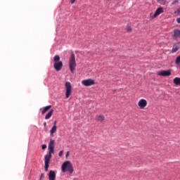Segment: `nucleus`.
Segmentation results:
<instances>
[{
    "instance_id": "aec40b11",
    "label": "nucleus",
    "mask_w": 180,
    "mask_h": 180,
    "mask_svg": "<svg viewBox=\"0 0 180 180\" xmlns=\"http://www.w3.org/2000/svg\"><path fill=\"white\" fill-rule=\"evenodd\" d=\"M53 60L55 61V63L59 62L60 61V56H58V55L55 56L53 58Z\"/></svg>"
},
{
    "instance_id": "6e6552de",
    "label": "nucleus",
    "mask_w": 180,
    "mask_h": 180,
    "mask_svg": "<svg viewBox=\"0 0 180 180\" xmlns=\"http://www.w3.org/2000/svg\"><path fill=\"white\" fill-rule=\"evenodd\" d=\"M160 77H169L171 75V70H160L158 72Z\"/></svg>"
},
{
    "instance_id": "1a4fd4ad",
    "label": "nucleus",
    "mask_w": 180,
    "mask_h": 180,
    "mask_svg": "<svg viewBox=\"0 0 180 180\" xmlns=\"http://www.w3.org/2000/svg\"><path fill=\"white\" fill-rule=\"evenodd\" d=\"M53 67L56 70V71H61V68H63V62H55L53 64Z\"/></svg>"
},
{
    "instance_id": "a878e982",
    "label": "nucleus",
    "mask_w": 180,
    "mask_h": 180,
    "mask_svg": "<svg viewBox=\"0 0 180 180\" xmlns=\"http://www.w3.org/2000/svg\"><path fill=\"white\" fill-rule=\"evenodd\" d=\"M43 178H44V174H41V177H40V179H43Z\"/></svg>"
},
{
    "instance_id": "423d86ee",
    "label": "nucleus",
    "mask_w": 180,
    "mask_h": 180,
    "mask_svg": "<svg viewBox=\"0 0 180 180\" xmlns=\"http://www.w3.org/2000/svg\"><path fill=\"white\" fill-rule=\"evenodd\" d=\"M82 84L84 86H92V85H95V80L92 79H87L82 81Z\"/></svg>"
},
{
    "instance_id": "b1692460",
    "label": "nucleus",
    "mask_w": 180,
    "mask_h": 180,
    "mask_svg": "<svg viewBox=\"0 0 180 180\" xmlns=\"http://www.w3.org/2000/svg\"><path fill=\"white\" fill-rule=\"evenodd\" d=\"M66 158H68V157H70V152H67L66 155H65Z\"/></svg>"
},
{
    "instance_id": "6ab92c4d",
    "label": "nucleus",
    "mask_w": 180,
    "mask_h": 180,
    "mask_svg": "<svg viewBox=\"0 0 180 180\" xmlns=\"http://www.w3.org/2000/svg\"><path fill=\"white\" fill-rule=\"evenodd\" d=\"M157 1L160 5H165V4H167V0H157Z\"/></svg>"
},
{
    "instance_id": "7c9ffc66",
    "label": "nucleus",
    "mask_w": 180,
    "mask_h": 180,
    "mask_svg": "<svg viewBox=\"0 0 180 180\" xmlns=\"http://www.w3.org/2000/svg\"><path fill=\"white\" fill-rule=\"evenodd\" d=\"M177 12H178V13H179V15H180V8H179V9L177 10Z\"/></svg>"
},
{
    "instance_id": "39448f33",
    "label": "nucleus",
    "mask_w": 180,
    "mask_h": 180,
    "mask_svg": "<svg viewBox=\"0 0 180 180\" xmlns=\"http://www.w3.org/2000/svg\"><path fill=\"white\" fill-rule=\"evenodd\" d=\"M161 13H164V8H162V7L158 8L155 11L154 14L151 13L150 18H151V19H155V18H157V16H160V15H161Z\"/></svg>"
},
{
    "instance_id": "f03ea898",
    "label": "nucleus",
    "mask_w": 180,
    "mask_h": 180,
    "mask_svg": "<svg viewBox=\"0 0 180 180\" xmlns=\"http://www.w3.org/2000/svg\"><path fill=\"white\" fill-rule=\"evenodd\" d=\"M76 68L77 62L75 61V54H74V53H72L69 59V68L72 74H74V71H75Z\"/></svg>"
},
{
    "instance_id": "9b49d317",
    "label": "nucleus",
    "mask_w": 180,
    "mask_h": 180,
    "mask_svg": "<svg viewBox=\"0 0 180 180\" xmlns=\"http://www.w3.org/2000/svg\"><path fill=\"white\" fill-rule=\"evenodd\" d=\"M96 122H100V123L105 122V115H96Z\"/></svg>"
},
{
    "instance_id": "393cba45",
    "label": "nucleus",
    "mask_w": 180,
    "mask_h": 180,
    "mask_svg": "<svg viewBox=\"0 0 180 180\" xmlns=\"http://www.w3.org/2000/svg\"><path fill=\"white\" fill-rule=\"evenodd\" d=\"M127 30V32H131V27H128Z\"/></svg>"
},
{
    "instance_id": "20e7f679",
    "label": "nucleus",
    "mask_w": 180,
    "mask_h": 180,
    "mask_svg": "<svg viewBox=\"0 0 180 180\" xmlns=\"http://www.w3.org/2000/svg\"><path fill=\"white\" fill-rule=\"evenodd\" d=\"M65 87L66 89L65 98L68 99V98L71 96V94H72V86H71V83L70 82H66L65 84Z\"/></svg>"
},
{
    "instance_id": "2eb2a0df",
    "label": "nucleus",
    "mask_w": 180,
    "mask_h": 180,
    "mask_svg": "<svg viewBox=\"0 0 180 180\" xmlns=\"http://www.w3.org/2000/svg\"><path fill=\"white\" fill-rule=\"evenodd\" d=\"M54 113V110H51L45 116V120H49L53 116V114Z\"/></svg>"
},
{
    "instance_id": "412c9836",
    "label": "nucleus",
    "mask_w": 180,
    "mask_h": 180,
    "mask_svg": "<svg viewBox=\"0 0 180 180\" xmlns=\"http://www.w3.org/2000/svg\"><path fill=\"white\" fill-rule=\"evenodd\" d=\"M179 1L178 0H174L172 3V5H176V4H178Z\"/></svg>"
},
{
    "instance_id": "f257e3e1",
    "label": "nucleus",
    "mask_w": 180,
    "mask_h": 180,
    "mask_svg": "<svg viewBox=\"0 0 180 180\" xmlns=\"http://www.w3.org/2000/svg\"><path fill=\"white\" fill-rule=\"evenodd\" d=\"M62 172H69V174H72L74 172V166H72V163L71 161L68 160L63 163L61 167Z\"/></svg>"
},
{
    "instance_id": "0eeeda50",
    "label": "nucleus",
    "mask_w": 180,
    "mask_h": 180,
    "mask_svg": "<svg viewBox=\"0 0 180 180\" xmlns=\"http://www.w3.org/2000/svg\"><path fill=\"white\" fill-rule=\"evenodd\" d=\"M138 106L141 109H145L147 107V100L144 98H141V100H139V101L138 102Z\"/></svg>"
},
{
    "instance_id": "c85d7f7f",
    "label": "nucleus",
    "mask_w": 180,
    "mask_h": 180,
    "mask_svg": "<svg viewBox=\"0 0 180 180\" xmlns=\"http://www.w3.org/2000/svg\"><path fill=\"white\" fill-rule=\"evenodd\" d=\"M56 124H57V121H55L53 123V126H56Z\"/></svg>"
},
{
    "instance_id": "4468645a",
    "label": "nucleus",
    "mask_w": 180,
    "mask_h": 180,
    "mask_svg": "<svg viewBox=\"0 0 180 180\" xmlns=\"http://www.w3.org/2000/svg\"><path fill=\"white\" fill-rule=\"evenodd\" d=\"M174 39H179L180 37V30H174Z\"/></svg>"
},
{
    "instance_id": "5701e85b",
    "label": "nucleus",
    "mask_w": 180,
    "mask_h": 180,
    "mask_svg": "<svg viewBox=\"0 0 180 180\" xmlns=\"http://www.w3.org/2000/svg\"><path fill=\"white\" fill-rule=\"evenodd\" d=\"M63 153H64L63 150H60L58 153L59 157H61L63 155Z\"/></svg>"
},
{
    "instance_id": "bb28decb",
    "label": "nucleus",
    "mask_w": 180,
    "mask_h": 180,
    "mask_svg": "<svg viewBox=\"0 0 180 180\" xmlns=\"http://www.w3.org/2000/svg\"><path fill=\"white\" fill-rule=\"evenodd\" d=\"M177 23H180V18H176Z\"/></svg>"
},
{
    "instance_id": "ddd939ff",
    "label": "nucleus",
    "mask_w": 180,
    "mask_h": 180,
    "mask_svg": "<svg viewBox=\"0 0 180 180\" xmlns=\"http://www.w3.org/2000/svg\"><path fill=\"white\" fill-rule=\"evenodd\" d=\"M51 108V105H48V106L44 107L43 108H41L40 110H41V115H44L46 112H49Z\"/></svg>"
},
{
    "instance_id": "dca6fc26",
    "label": "nucleus",
    "mask_w": 180,
    "mask_h": 180,
    "mask_svg": "<svg viewBox=\"0 0 180 180\" xmlns=\"http://www.w3.org/2000/svg\"><path fill=\"white\" fill-rule=\"evenodd\" d=\"M55 143H56V141H54L53 139H50L49 146H48V149H54Z\"/></svg>"
},
{
    "instance_id": "cd10ccee",
    "label": "nucleus",
    "mask_w": 180,
    "mask_h": 180,
    "mask_svg": "<svg viewBox=\"0 0 180 180\" xmlns=\"http://www.w3.org/2000/svg\"><path fill=\"white\" fill-rule=\"evenodd\" d=\"M76 0H70L71 4H74Z\"/></svg>"
},
{
    "instance_id": "9d476101",
    "label": "nucleus",
    "mask_w": 180,
    "mask_h": 180,
    "mask_svg": "<svg viewBox=\"0 0 180 180\" xmlns=\"http://www.w3.org/2000/svg\"><path fill=\"white\" fill-rule=\"evenodd\" d=\"M180 49V42L174 44L172 49V53H176Z\"/></svg>"
},
{
    "instance_id": "f3484780",
    "label": "nucleus",
    "mask_w": 180,
    "mask_h": 180,
    "mask_svg": "<svg viewBox=\"0 0 180 180\" xmlns=\"http://www.w3.org/2000/svg\"><path fill=\"white\" fill-rule=\"evenodd\" d=\"M56 131H57V125H53L50 130L51 136H54V133H56Z\"/></svg>"
},
{
    "instance_id": "f8f14e48",
    "label": "nucleus",
    "mask_w": 180,
    "mask_h": 180,
    "mask_svg": "<svg viewBox=\"0 0 180 180\" xmlns=\"http://www.w3.org/2000/svg\"><path fill=\"white\" fill-rule=\"evenodd\" d=\"M49 180H56V172L51 170L49 174Z\"/></svg>"
},
{
    "instance_id": "7ed1b4c3",
    "label": "nucleus",
    "mask_w": 180,
    "mask_h": 180,
    "mask_svg": "<svg viewBox=\"0 0 180 180\" xmlns=\"http://www.w3.org/2000/svg\"><path fill=\"white\" fill-rule=\"evenodd\" d=\"M49 150V154L46 155L44 157L45 162V171L47 172L49 171V167H50V160H51V154H54V149H48Z\"/></svg>"
},
{
    "instance_id": "4be33fe9",
    "label": "nucleus",
    "mask_w": 180,
    "mask_h": 180,
    "mask_svg": "<svg viewBox=\"0 0 180 180\" xmlns=\"http://www.w3.org/2000/svg\"><path fill=\"white\" fill-rule=\"evenodd\" d=\"M42 150H46V148H47V146L46 145H42Z\"/></svg>"
},
{
    "instance_id": "c756f323",
    "label": "nucleus",
    "mask_w": 180,
    "mask_h": 180,
    "mask_svg": "<svg viewBox=\"0 0 180 180\" xmlns=\"http://www.w3.org/2000/svg\"><path fill=\"white\" fill-rule=\"evenodd\" d=\"M46 125H47V123H46V122H44V127H46Z\"/></svg>"
},
{
    "instance_id": "a211bd4d",
    "label": "nucleus",
    "mask_w": 180,
    "mask_h": 180,
    "mask_svg": "<svg viewBox=\"0 0 180 180\" xmlns=\"http://www.w3.org/2000/svg\"><path fill=\"white\" fill-rule=\"evenodd\" d=\"M173 82L174 85H180V77H175Z\"/></svg>"
}]
</instances>
